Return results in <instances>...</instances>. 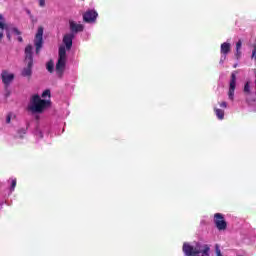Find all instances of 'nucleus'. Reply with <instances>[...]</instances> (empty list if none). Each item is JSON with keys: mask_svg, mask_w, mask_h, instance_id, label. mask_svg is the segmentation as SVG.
Instances as JSON below:
<instances>
[{"mask_svg": "<svg viewBox=\"0 0 256 256\" xmlns=\"http://www.w3.org/2000/svg\"><path fill=\"white\" fill-rule=\"evenodd\" d=\"M220 107H222L223 109H227V102H221Z\"/></svg>", "mask_w": 256, "mask_h": 256, "instance_id": "nucleus-24", "label": "nucleus"}, {"mask_svg": "<svg viewBox=\"0 0 256 256\" xmlns=\"http://www.w3.org/2000/svg\"><path fill=\"white\" fill-rule=\"evenodd\" d=\"M6 123H11V114H8L6 117Z\"/></svg>", "mask_w": 256, "mask_h": 256, "instance_id": "nucleus-25", "label": "nucleus"}, {"mask_svg": "<svg viewBox=\"0 0 256 256\" xmlns=\"http://www.w3.org/2000/svg\"><path fill=\"white\" fill-rule=\"evenodd\" d=\"M11 31L14 33V35H18L19 43H23V37H21V32L17 29V27H13Z\"/></svg>", "mask_w": 256, "mask_h": 256, "instance_id": "nucleus-17", "label": "nucleus"}, {"mask_svg": "<svg viewBox=\"0 0 256 256\" xmlns=\"http://www.w3.org/2000/svg\"><path fill=\"white\" fill-rule=\"evenodd\" d=\"M0 29H5L6 31H9V27H7V24H5V18L3 15H0ZM0 39H3V33L0 32Z\"/></svg>", "mask_w": 256, "mask_h": 256, "instance_id": "nucleus-13", "label": "nucleus"}, {"mask_svg": "<svg viewBox=\"0 0 256 256\" xmlns=\"http://www.w3.org/2000/svg\"><path fill=\"white\" fill-rule=\"evenodd\" d=\"M97 17H99V14L95 10H87L83 14V22L84 23H95L97 21Z\"/></svg>", "mask_w": 256, "mask_h": 256, "instance_id": "nucleus-8", "label": "nucleus"}, {"mask_svg": "<svg viewBox=\"0 0 256 256\" xmlns=\"http://www.w3.org/2000/svg\"><path fill=\"white\" fill-rule=\"evenodd\" d=\"M7 39L11 41V33L7 32Z\"/></svg>", "mask_w": 256, "mask_h": 256, "instance_id": "nucleus-26", "label": "nucleus"}, {"mask_svg": "<svg viewBox=\"0 0 256 256\" xmlns=\"http://www.w3.org/2000/svg\"><path fill=\"white\" fill-rule=\"evenodd\" d=\"M182 251L185 256H209L211 248L207 244L201 245L200 243H196L195 246H192L185 242L183 244Z\"/></svg>", "mask_w": 256, "mask_h": 256, "instance_id": "nucleus-1", "label": "nucleus"}, {"mask_svg": "<svg viewBox=\"0 0 256 256\" xmlns=\"http://www.w3.org/2000/svg\"><path fill=\"white\" fill-rule=\"evenodd\" d=\"M220 51L222 55H228L231 52V44L227 42L222 43Z\"/></svg>", "mask_w": 256, "mask_h": 256, "instance_id": "nucleus-12", "label": "nucleus"}, {"mask_svg": "<svg viewBox=\"0 0 256 256\" xmlns=\"http://www.w3.org/2000/svg\"><path fill=\"white\" fill-rule=\"evenodd\" d=\"M17 187V179H13L11 181V187H10V191H15V188Z\"/></svg>", "mask_w": 256, "mask_h": 256, "instance_id": "nucleus-19", "label": "nucleus"}, {"mask_svg": "<svg viewBox=\"0 0 256 256\" xmlns=\"http://www.w3.org/2000/svg\"><path fill=\"white\" fill-rule=\"evenodd\" d=\"M237 85V76L235 73L231 74L230 87L228 91V97L231 101H233V97H235V87Z\"/></svg>", "mask_w": 256, "mask_h": 256, "instance_id": "nucleus-9", "label": "nucleus"}, {"mask_svg": "<svg viewBox=\"0 0 256 256\" xmlns=\"http://www.w3.org/2000/svg\"><path fill=\"white\" fill-rule=\"evenodd\" d=\"M215 249H216V255L221 256L222 254H221V249H219V245L216 244Z\"/></svg>", "mask_w": 256, "mask_h": 256, "instance_id": "nucleus-22", "label": "nucleus"}, {"mask_svg": "<svg viewBox=\"0 0 256 256\" xmlns=\"http://www.w3.org/2000/svg\"><path fill=\"white\" fill-rule=\"evenodd\" d=\"M73 39H75V35L72 33L64 35L62 42L65 45L64 47H66V51H71V47H73Z\"/></svg>", "mask_w": 256, "mask_h": 256, "instance_id": "nucleus-10", "label": "nucleus"}, {"mask_svg": "<svg viewBox=\"0 0 256 256\" xmlns=\"http://www.w3.org/2000/svg\"><path fill=\"white\" fill-rule=\"evenodd\" d=\"M25 133H27V130L25 128L18 130V134L21 139H23V135H25Z\"/></svg>", "mask_w": 256, "mask_h": 256, "instance_id": "nucleus-21", "label": "nucleus"}, {"mask_svg": "<svg viewBox=\"0 0 256 256\" xmlns=\"http://www.w3.org/2000/svg\"><path fill=\"white\" fill-rule=\"evenodd\" d=\"M46 69L49 73H53L54 69H55V63L53 62V60H49L46 64Z\"/></svg>", "mask_w": 256, "mask_h": 256, "instance_id": "nucleus-16", "label": "nucleus"}, {"mask_svg": "<svg viewBox=\"0 0 256 256\" xmlns=\"http://www.w3.org/2000/svg\"><path fill=\"white\" fill-rule=\"evenodd\" d=\"M65 65H67V50L65 46H60L58 50V61L56 63V73L59 77H63Z\"/></svg>", "mask_w": 256, "mask_h": 256, "instance_id": "nucleus-3", "label": "nucleus"}, {"mask_svg": "<svg viewBox=\"0 0 256 256\" xmlns=\"http://www.w3.org/2000/svg\"><path fill=\"white\" fill-rule=\"evenodd\" d=\"M40 7H45V0H38Z\"/></svg>", "mask_w": 256, "mask_h": 256, "instance_id": "nucleus-23", "label": "nucleus"}, {"mask_svg": "<svg viewBox=\"0 0 256 256\" xmlns=\"http://www.w3.org/2000/svg\"><path fill=\"white\" fill-rule=\"evenodd\" d=\"M244 93L245 95H251V85L249 82H246L244 85Z\"/></svg>", "mask_w": 256, "mask_h": 256, "instance_id": "nucleus-18", "label": "nucleus"}, {"mask_svg": "<svg viewBox=\"0 0 256 256\" xmlns=\"http://www.w3.org/2000/svg\"><path fill=\"white\" fill-rule=\"evenodd\" d=\"M25 61L27 67L22 70V77H31L33 74V46L27 45L25 48Z\"/></svg>", "mask_w": 256, "mask_h": 256, "instance_id": "nucleus-4", "label": "nucleus"}, {"mask_svg": "<svg viewBox=\"0 0 256 256\" xmlns=\"http://www.w3.org/2000/svg\"><path fill=\"white\" fill-rule=\"evenodd\" d=\"M45 97H51V90L46 89V90L42 93V98L45 99Z\"/></svg>", "mask_w": 256, "mask_h": 256, "instance_id": "nucleus-20", "label": "nucleus"}, {"mask_svg": "<svg viewBox=\"0 0 256 256\" xmlns=\"http://www.w3.org/2000/svg\"><path fill=\"white\" fill-rule=\"evenodd\" d=\"M214 111H215L218 119H220V121H222V119H225V111L224 110L219 109V108H214Z\"/></svg>", "mask_w": 256, "mask_h": 256, "instance_id": "nucleus-15", "label": "nucleus"}, {"mask_svg": "<svg viewBox=\"0 0 256 256\" xmlns=\"http://www.w3.org/2000/svg\"><path fill=\"white\" fill-rule=\"evenodd\" d=\"M2 82L4 84V89L6 91V97H9L11 95V92L9 91V85L13 83V80L15 79V74L9 73L7 70H3L1 73Z\"/></svg>", "mask_w": 256, "mask_h": 256, "instance_id": "nucleus-5", "label": "nucleus"}, {"mask_svg": "<svg viewBox=\"0 0 256 256\" xmlns=\"http://www.w3.org/2000/svg\"><path fill=\"white\" fill-rule=\"evenodd\" d=\"M83 29H85V26L82 24H77L74 21H70V31L72 33H81L83 32Z\"/></svg>", "mask_w": 256, "mask_h": 256, "instance_id": "nucleus-11", "label": "nucleus"}, {"mask_svg": "<svg viewBox=\"0 0 256 256\" xmlns=\"http://www.w3.org/2000/svg\"><path fill=\"white\" fill-rule=\"evenodd\" d=\"M34 45L36 47V54L39 55V52L43 48V27H39L35 35Z\"/></svg>", "mask_w": 256, "mask_h": 256, "instance_id": "nucleus-7", "label": "nucleus"}, {"mask_svg": "<svg viewBox=\"0 0 256 256\" xmlns=\"http://www.w3.org/2000/svg\"><path fill=\"white\" fill-rule=\"evenodd\" d=\"M243 45V42L241 40H239L236 43V53H235V57L236 59H241V47Z\"/></svg>", "mask_w": 256, "mask_h": 256, "instance_id": "nucleus-14", "label": "nucleus"}, {"mask_svg": "<svg viewBox=\"0 0 256 256\" xmlns=\"http://www.w3.org/2000/svg\"><path fill=\"white\" fill-rule=\"evenodd\" d=\"M51 105V101L49 100H43L41 99V96L39 94H36L32 96L30 100V105L28 106V111H31L32 113H42Z\"/></svg>", "mask_w": 256, "mask_h": 256, "instance_id": "nucleus-2", "label": "nucleus"}, {"mask_svg": "<svg viewBox=\"0 0 256 256\" xmlns=\"http://www.w3.org/2000/svg\"><path fill=\"white\" fill-rule=\"evenodd\" d=\"M214 224L218 231L227 230V221H225V216L221 213L214 214Z\"/></svg>", "mask_w": 256, "mask_h": 256, "instance_id": "nucleus-6", "label": "nucleus"}]
</instances>
